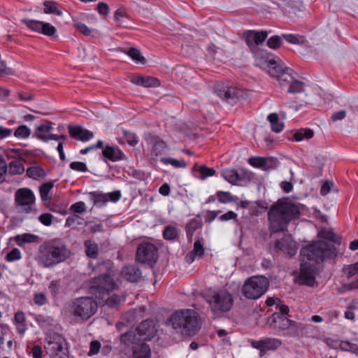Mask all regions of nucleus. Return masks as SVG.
<instances>
[{"instance_id":"1","label":"nucleus","mask_w":358,"mask_h":358,"mask_svg":"<svg viewBox=\"0 0 358 358\" xmlns=\"http://www.w3.org/2000/svg\"><path fill=\"white\" fill-rule=\"evenodd\" d=\"M301 215L297 204L286 199H278L268 211V229L271 233L287 231L288 225Z\"/></svg>"},{"instance_id":"41","label":"nucleus","mask_w":358,"mask_h":358,"mask_svg":"<svg viewBox=\"0 0 358 358\" xmlns=\"http://www.w3.org/2000/svg\"><path fill=\"white\" fill-rule=\"evenodd\" d=\"M53 187L52 182H45L39 187L40 195L42 201H47L50 200L49 193Z\"/></svg>"},{"instance_id":"20","label":"nucleus","mask_w":358,"mask_h":358,"mask_svg":"<svg viewBox=\"0 0 358 358\" xmlns=\"http://www.w3.org/2000/svg\"><path fill=\"white\" fill-rule=\"evenodd\" d=\"M145 141L148 144H151L152 145L151 154L155 157L162 155L166 148L165 142L159 136L152 134H148L145 136Z\"/></svg>"},{"instance_id":"27","label":"nucleus","mask_w":358,"mask_h":358,"mask_svg":"<svg viewBox=\"0 0 358 358\" xmlns=\"http://www.w3.org/2000/svg\"><path fill=\"white\" fill-rule=\"evenodd\" d=\"M43 12L45 14H53L57 16L62 15V6L54 1H45L43 2Z\"/></svg>"},{"instance_id":"24","label":"nucleus","mask_w":358,"mask_h":358,"mask_svg":"<svg viewBox=\"0 0 358 358\" xmlns=\"http://www.w3.org/2000/svg\"><path fill=\"white\" fill-rule=\"evenodd\" d=\"M103 156L111 162H117L125 159L124 154L118 147L105 146L102 150Z\"/></svg>"},{"instance_id":"32","label":"nucleus","mask_w":358,"mask_h":358,"mask_svg":"<svg viewBox=\"0 0 358 358\" xmlns=\"http://www.w3.org/2000/svg\"><path fill=\"white\" fill-rule=\"evenodd\" d=\"M222 176L227 181L234 185L238 184L243 180V177L234 169L224 171Z\"/></svg>"},{"instance_id":"25","label":"nucleus","mask_w":358,"mask_h":358,"mask_svg":"<svg viewBox=\"0 0 358 358\" xmlns=\"http://www.w3.org/2000/svg\"><path fill=\"white\" fill-rule=\"evenodd\" d=\"M296 73L292 69L285 67L284 71L278 75L277 80L282 88L288 87L295 80Z\"/></svg>"},{"instance_id":"42","label":"nucleus","mask_w":358,"mask_h":358,"mask_svg":"<svg viewBox=\"0 0 358 358\" xmlns=\"http://www.w3.org/2000/svg\"><path fill=\"white\" fill-rule=\"evenodd\" d=\"M194 169L201 174L200 178L203 180L207 177L213 176L215 174V170L214 169L209 168L206 166H198L196 164Z\"/></svg>"},{"instance_id":"51","label":"nucleus","mask_w":358,"mask_h":358,"mask_svg":"<svg viewBox=\"0 0 358 358\" xmlns=\"http://www.w3.org/2000/svg\"><path fill=\"white\" fill-rule=\"evenodd\" d=\"M357 308V302L355 300H352L351 303L347 307V310L345 312V317L348 320L354 321L355 319V310Z\"/></svg>"},{"instance_id":"49","label":"nucleus","mask_w":358,"mask_h":358,"mask_svg":"<svg viewBox=\"0 0 358 358\" xmlns=\"http://www.w3.org/2000/svg\"><path fill=\"white\" fill-rule=\"evenodd\" d=\"M31 134V129L26 125L19 126L14 131V136L18 138H27Z\"/></svg>"},{"instance_id":"54","label":"nucleus","mask_w":358,"mask_h":358,"mask_svg":"<svg viewBox=\"0 0 358 358\" xmlns=\"http://www.w3.org/2000/svg\"><path fill=\"white\" fill-rule=\"evenodd\" d=\"M36 321L41 327H48L52 325L53 320L50 317L38 315L36 317Z\"/></svg>"},{"instance_id":"55","label":"nucleus","mask_w":358,"mask_h":358,"mask_svg":"<svg viewBox=\"0 0 358 358\" xmlns=\"http://www.w3.org/2000/svg\"><path fill=\"white\" fill-rule=\"evenodd\" d=\"M249 163L254 167L262 168L265 170V166H266V157H253L249 159Z\"/></svg>"},{"instance_id":"48","label":"nucleus","mask_w":358,"mask_h":358,"mask_svg":"<svg viewBox=\"0 0 358 358\" xmlns=\"http://www.w3.org/2000/svg\"><path fill=\"white\" fill-rule=\"evenodd\" d=\"M90 196L94 203V205H98L99 203L105 204L108 202V198L106 194L92 192L90 193Z\"/></svg>"},{"instance_id":"50","label":"nucleus","mask_w":358,"mask_h":358,"mask_svg":"<svg viewBox=\"0 0 358 358\" xmlns=\"http://www.w3.org/2000/svg\"><path fill=\"white\" fill-rule=\"evenodd\" d=\"M127 54L136 62L141 64L145 63V59L141 55L140 51L136 48H129Z\"/></svg>"},{"instance_id":"12","label":"nucleus","mask_w":358,"mask_h":358,"mask_svg":"<svg viewBox=\"0 0 358 358\" xmlns=\"http://www.w3.org/2000/svg\"><path fill=\"white\" fill-rule=\"evenodd\" d=\"M15 200L17 206L23 208L25 213H29L34 210L31 206L35 202V196L33 192L28 188H21L16 191Z\"/></svg>"},{"instance_id":"17","label":"nucleus","mask_w":358,"mask_h":358,"mask_svg":"<svg viewBox=\"0 0 358 358\" xmlns=\"http://www.w3.org/2000/svg\"><path fill=\"white\" fill-rule=\"evenodd\" d=\"M137 338L143 341H150L157 333L155 323L151 320L143 321L136 328V331Z\"/></svg>"},{"instance_id":"2","label":"nucleus","mask_w":358,"mask_h":358,"mask_svg":"<svg viewBox=\"0 0 358 358\" xmlns=\"http://www.w3.org/2000/svg\"><path fill=\"white\" fill-rule=\"evenodd\" d=\"M71 255L66 245L59 238L44 241L38 247L36 256L38 264L44 268H53L64 262Z\"/></svg>"},{"instance_id":"64","label":"nucleus","mask_w":358,"mask_h":358,"mask_svg":"<svg viewBox=\"0 0 358 358\" xmlns=\"http://www.w3.org/2000/svg\"><path fill=\"white\" fill-rule=\"evenodd\" d=\"M101 348V343L98 341H93L90 343V351L87 355L89 356H93L96 355Z\"/></svg>"},{"instance_id":"7","label":"nucleus","mask_w":358,"mask_h":358,"mask_svg":"<svg viewBox=\"0 0 358 358\" xmlns=\"http://www.w3.org/2000/svg\"><path fill=\"white\" fill-rule=\"evenodd\" d=\"M97 307V303L92 297L82 296L72 301L69 311L76 318L87 320L95 314Z\"/></svg>"},{"instance_id":"45","label":"nucleus","mask_w":358,"mask_h":358,"mask_svg":"<svg viewBox=\"0 0 358 358\" xmlns=\"http://www.w3.org/2000/svg\"><path fill=\"white\" fill-rule=\"evenodd\" d=\"M319 236L324 239L329 240L338 245L341 243V238L334 232L329 230H321L319 232Z\"/></svg>"},{"instance_id":"16","label":"nucleus","mask_w":358,"mask_h":358,"mask_svg":"<svg viewBox=\"0 0 358 358\" xmlns=\"http://www.w3.org/2000/svg\"><path fill=\"white\" fill-rule=\"evenodd\" d=\"M266 31H257L255 30H248L243 32V38L252 52H255L259 45H261L267 38Z\"/></svg>"},{"instance_id":"3","label":"nucleus","mask_w":358,"mask_h":358,"mask_svg":"<svg viewBox=\"0 0 358 358\" xmlns=\"http://www.w3.org/2000/svg\"><path fill=\"white\" fill-rule=\"evenodd\" d=\"M199 314L192 309L176 311L170 317L174 329L181 334L188 336L195 335L201 327Z\"/></svg>"},{"instance_id":"52","label":"nucleus","mask_w":358,"mask_h":358,"mask_svg":"<svg viewBox=\"0 0 358 358\" xmlns=\"http://www.w3.org/2000/svg\"><path fill=\"white\" fill-rule=\"evenodd\" d=\"M127 14L124 10L122 8L117 9L114 13V20L117 22L119 27H127V26L124 24L122 18L126 17Z\"/></svg>"},{"instance_id":"44","label":"nucleus","mask_w":358,"mask_h":358,"mask_svg":"<svg viewBox=\"0 0 358 358\" xmlns=\"http://www.w3.org/2000/svg\"><path fill=\"white\" fill-rule=\"evenodd\" d=\"M304 87L305 84L295 78L292 84L287 87V92L289 94L301 93L304 91Z\"/></svg>"},{"instance_id":"23","label":"nucleus","mask_w":358,"mask_h":358,"mask_svg":"<svg viewBox=\"0 0 358 358\" xmlns=\"http://www.w3.org/2000/svg\"><path fill=\"white\" fill-rule=\"evenodd\" d=\"M122 275L128 281L137 282L142 278V273L139 268L135 265L125 266L122 269Z\"/></svg>"},{"instance_id":"22","label":"nucleus","mask_w":358,"mask_h":358,"mask_svg":"<svg viewBox=\"0 0 358 358\" xmlns=\"http://www.w3.org/2000/svg\"><path fill=\"white\" fill-rule=\"evenodd\" d=\"M131 82L136 85L144 87H156L160 85V82L157 78L141 75L133 76Z\"/></svg>"},{"instance_id":"6","label":"nucleus","mask_w":358,"mask_h":358,"mask_svg":"<svg viewBox=\"0 0 358 358\" xmlns=\"http://www.w3.org/2000/svg\"><path fill=\"white\" fill-rule=\"evenodd\" d=\"M44 348L50 358H68V347L65 338L59 334L49 331L45 338Z\"/></svg>"},{"instance_id":"40","label":"nucleus","mask_w":358,"mask_h":358,"mask_svg":"<svg viewBox=\"0 0 358 358\" xmlns=\"http://www.w3.org/2000/svg\"><path fill=\"white\" fill-rule=\"evenodd\" d=\"M314 136V132L310 129H301L293 135V139L296 141H301L303 139H310Z\"/></svg>"},{"instance_id":"57","label":"nucleus","mask_w":358,"mask_h":358,"mask_svg":"<svg viewBox=\"0 0 358 358\" xmlns=\"http://www.w3.org/2000/svg\"><path fill=\"white\" fill-rule=\"evenodd\" d=\"M73 25L80 33L86 36H90L92 33V29L81 22L73 20Z\"/></svg>"},{"instance_id":"53","label":"nucleus","mask_w":358,"mask_h":358,"mask_svg":"<svg viewBox=\"0 0 358 358\" xmlns=\"http://www.w3.org/2000/svg\"><path fill=\"white\" fill-rule=\"evenodd\" d=\"M161 161L165 164H171L176 168H184L187 164L184 160H178L173 158H162Z\"/></svg>"},{"instance_id":"4","label":"nucleus","mask_w":358,"mask_h":358,"mask_svg":"<svg viewBox=\"0 0 358 358\" xmlns=\"http://www.w3.org/2000/svg\"><path fill=\"white\" fill-rule=\"evenodd\" d=\"M102 266L106 267L107 273L94 278L90 282V289L96 297L104 300L111 292L118 289V285L111 275L110 261L103 262L93 271H102Z\"/></svg>"},{"instance_id":"43","label":"nucleus","mask_w":358,"mask_h":358,"mask_svg":"<svg viewBox=\"0 0 358 358\" xmlns=\"http://www.w3.org/2000/svg\"><path fill=\"white\" fill-rule=\"evenodd\" d=\"M124 300L120 294H113L111 296L110 294L104 299L106 304L110 308H117L120 304L121 301Z\"/></svg>"},{"instance_id":"36","label":"nucleus","mask_w":358,"mask_h":358,"mask_svg":"<svg viewBox=\"0 0 358 358\" xmlns=\"http://www.w3.org/2000/svg\"><path fill=\"white\" fill-rule=\"evenodd\" d=\"M27 175L28 177L36 180L41 178H44L46 173L42 167L39 166H34L29 167L27 169Z\"/></svg>"},{"instance_id":"29","label":"nucleus","mask_w":358,"mask_h":358,"mask_svg":"<svg viewBox=\"0 0 358 358\" xmlns=\"http://www.w3.org/2000/svg\"><path fill=\"white\" fill-rule=\"evenodd\" d=\"M300 283L308 286H313L315 282V278L311 271L307 268H301L299 276Z\"/></svg>"},{"instance_id":"33","label":"nucleus","mask_w":358,"mask_h":358,"mask_svg":"<svg viewBox=\"0 0 358 358\" xmlns=\"http://www.w3.org/2000/svg\"><path fill=\"white\" fill-rule=\"evenodd\" d=\"M84 245L86 255L90 258L96 259L99 252L98 244L90 240H87L85 241Z\"/></svg>"},{"instance_id":"37","label":"nucleus","mask_w":358,"mask_h":358,"mask_svg":"<svg viewBox=\"0 0 358 358\" xmlns=\"http://www.w3.org/2000/svg\"><path fill=\"white\" fill-rule=\"evenodd\" d=\"M38 237L36 235L31 234H24L22 235H17L15 237V242L19 246H22L24 243H35L38 241Z\"/></svg>"},{"instance_id":"38","label":"nucleus","mask_w":358,"mask_h":358,"mask_svg":"<svg viewBox=\"0 0 358 358\" xmlns=\"http://www.w3.org/2000/svg\"><path fill=\"white\" fill-rule=\"evenodd\" d=\"M179 230L173 225L166 226L163 231V237L168 241H173L178 238Z\"/></svg>"},{"instance_id":"14","label":"nucleus","mask_w":358,"mask_h":358,"mask_svg":"<svg viewBox=\"0 0 358 358\" xmlns=\"http://www.w3.org/2000/svg\"><path fill=\"white\" fill-rule=\"evenodd\" d=\"M21 22L29 29L45 36H53L57 32L56 28L48 22L30 19H22Z\"/></svg>"},{"instance_id":"34","label":"nucleus","mask_w":358,"mask_h":358,"mask_svg":"<svg viewBox=\"0 0 358 358\" xmlns=\"http://www.w3.org/2000/svg\"><path fill=\"white\" fill-rule=\"evenodd\" d=\"M268 73L272 77L277 78L282 71H284L285 67L277 63L275 59H270L267 62Z\"/></svg>"},{"instance_id":"61","label":"nucleus","mask_w":358,"mask_h":358,"mask_svg":"<svg viewBox=\"0 0 358 358\" xmlns=\"http://www.w3.org/2000/svg\"><path fill=\"white\" fill-rule=\"evenodd\" d=\"M217 197L220 203H226L233 200V196L228 192L219 191L217 192Z\"/></svg>"},{"instance_id":"46","label":"nucleus","mask_w":358,"mask_h":358,"mask_svg":"<svg viewBox=\"0 0 358 358\" xmlns=\"http://www.w3.org/2000/svg\"><path fill=\"white\" fill-rule=\"evenodd\" d=\"M282 36L292 44L301 45L306 43V38L302 35L282 34Z\"/></svg>"},{"instance_id":"5","label":"nucleus","mask_w":358,"mask_h":358,"mask_svg":"<svg viewBox=\"0 0 358 358\" xmlns=\"http://www.w3.org/2000/svg\"><path fill=\"white\" fill-rule=\"evenodd\" d=\"M300 254L307 260L320 263L325 259H335L337 257V249L331 243L324 241H317L303 247L301 250Z\"/></svg>"},{"instance_id":"59","label":"nucleus","mask_w":358,"mask_h":358,"mask_svg":"<svg viewBox=\"0 0 358 358\" xmlns=\"http://www.w3.org/2000/svg\"><path fill=\"white\" fill-rule=\"evenodd\" d=\"M341 345L343 350L358 354V341H356L355 343L343 341L341 343Z\"/></svg>"},{"instance_id":"62","label":"nucleus","mask_w":358,"mask_h":358,"mask_svg":"<svg viewBox=\"0 0 358 358\" xmlns=\"http://www.w3.org/2000/svg\"><path fill=\"white\" fill-rule=\"evenodd\" d=\"M33 301L38 306H43L48 303L46 296L43 293H36L34 295Z\"/></svg>"},{"instance_id":"18","label":"nucleus","mask_w":358,"mask_h":358,"mask_svg":"<svg viewBox=\"0 0 358 358\" xmlns=\"http://www.w3.org/2000/svg\"><path fill=\"white\" fill-rule=\"evenodd\" d=\"M281 345V341L276 338H266L261 341H253L251 345L259 350L260 356H264L268 350L277 349Z\"/></svg>"},{"instance_id":"35","label":"nucleus","mask_w":358,"mask_h":358,"mask_svg":"<svg viewBox=\"0 0 358 358\" xmlns=\"http://www.w3.org/2000/svg\"><path fill=\"white\" fill-rule=\"evenodd\" d=\"M87 222H85L84 218L78 215H71L66 219L65 227L76 228L80 225H87Z\"/></svg>"},{"instance_id":"56","label":"nucleus","mask_w":358,"mask_h":358,"mask_svg":"<svg viewBox=\"0 0 358 358\" xmlns=\"http://www.w3.org/2000/svg\"><path fill=\"white\" fill-rule=\"evenodd\" d=\"M266 43L268 48L272 49H278L282 45V41L280 36H273L268 39Z\"/></svg>"},{"instance_id":"19","label":"nucleus","mask_w":358,"mask_h":358,"mask_svg":"<svg viewBox=\"0 0 358 358\" xmlns=\"http://www.w3.org/2000/svg\"><path fill=\"white\" fill-rule=\"evenodd\" d=\"M215 90L216 94L222 99L230 102L239 96L238 90L232 86L224 85L218 83L215 85Z\"/></svg>"},{"instance_id":"15","label":"nucleus","mask_w":358,"mask_h":358,"mask_svg":"<svg viewBox=\"0 0 358 358\" xmlns=\"http://www.w3.org/2000/svg\"><path fill=\"white\" fill-rule=\"evenodd\" d=\"M273 248L276 252L281 251L289 257L294 256L298 250L297 243L289 234H284L280 239L276 240Z\"/></svg>"},{"instance_id":"60","label":"nucleus","mask_w":358,"mask_h":358,"mask_svg":"<svg viewBox=\"0 0 358 358\" xmlns=\"http://www.w3.org/2000/svg\"><path fill=\"white\" fill-rule=\"evenodd\" d=\"M6 260L11 262L21 259V252L18 248H13L6 256Z\"/></svg>"},{"instance_id":"31","label":"nucleus","mask_w":358,"mask_h":358,"mask_svg":"<svg viewBox=\"0 0 358 358\" xmlns=\"http://www.w3.org/2000/svg\"><path fill=\"white\" fill-rule=\"evenodd\" d=\"M8 171L10 175H21L24 172V166L21 159L11 161L8 165Z\"/></svg>"},{"instance_id":"39","label":"nucleus","mask_w":358,"mask_h":358,"mask_svg":"<svg viewBox=\"0 0 358 358\" xmlns=\"http://www.w3.org/2000/svg\"><path fill=\"white\" fill-rule=\"evenodd\" d=\"M201 241L202 238H199L196 241L194 242V248L189 253V256L191 257V262L194 260V257L196 256L199 257H203L205 250Z\"/></svg>"},{"instance_id":"8","label":"nucleus","mask_w":358,"mask_h":358,"mask_svg":"<svg viewBox=\"0 0 358 358\" xmlns=\"http://www.w3.org/2000/svg\"><path fill=\"white\" fill-rule=\"evenodd\" d=\"M268 286L269 282L266 277L252 276L245 281L241 291L245 298L255 300L267 291Z\"/></svg>"},{"instance_id":"63","label":"nucleus","mask_w":358,"mask_h":358,"mask_svg":"<svg viewBox=\"0 0 358 358\" xmlns=\"http://www.w3.org/2000/svg\"><path fill=\"white\" fill-rule=\"evenodd\" d=\"M70 210L76 213H83L86 210L85 204L83 201L76 202L71 206Z\"/></svg>"},{"instance_id":"10","label":"nucleus","mask_w":358,"mask_h":358,"mask_svg":"<svg viewBox=\"0 0 358 358\" xmlns=\"http://www.w3.org/2000/svg\"><path fill=\"white\" fill-rule=\"evenodd\" d=\"M120 341L125 345V348L131 345L132 358H150L151 350L148 345L145 343H138L140 338L133 331H128L120 336Z\"/></svg>"},{"instance_id":"28","label":"nucleus","mask_w":358,"mask_h":358,"mask_svg":"<svg viewBox=\"0 0 358 358\" xmlns=\"http://www.w3.org/2000/svg\"><path fill=\"white\" fill-rule=\"evenodd\" d=\"M202 222L199 217H194L186 224V233L189 241H192L194 233L198 229L201 228Z\"/></svg>"},{"instance_id":"26","label":"nucleus","mask_w":358,"mask_h":358,"mask_svg":"<svg viewBox=\"0 0 358 358\" xmlns=\"http://www.w3.org/2000/svg\"><path fill=\"white\" fill-rule=\"evenodd\" d=\"M268 203L264 200H258L251 203L250 206V214L252 216H257L264 213L268 209Z\"/></svg>"},{"instance_id":"47","label":"nucleus","mask_w":358,"mask_h":358,"mask_svg":"<svg viewBox=\"0 0 358 358\" xmlns=\"http://www.w3.org/2000/svg\"><path fill=\"white\" fill-rule=\"evenodd\" d=\"M343 273L348 279L358 275V262L344 266Z\"/></svg>"},{"instance_id":"21","label":"nucleus","mask_w":358,"mask_h":358,"mask_svg":"<svg viewBox=\"0 0 358 358\" xmlns=\"http://www.w3.org/2000/svg\"><path fill=\"white\" fill-rule=\"evenodd\" d=\"M69 133L71 138L81 141H87L93 137V133L89 130L83 129L80 126H69Z\"/></svg>"},{"instance_id":"58","label":"nucleus","mask_w":358,"mask_h":358,"mask_svg":"<svg viewBox=\"0 0 358 358\" xmlns=\"http://www.w3.org/2000/svg\"><path fill=\"white\" fill-rule=\"evenodd\" d=\"M124 137L126 139L127 143L131 146H135L138 143L137 136L133 132L124 131Z\"/></svg>"},{"instance_id":"9","label":"nucleus","mask_w":358,"mask_h":358,"mask_svg":"<svg viewBox=\"0 0 358 358\" xmlns=\"http://www.w3.org/2000/svg\"><path fill=\"white\" fill-rule=\"evenodd\" d=\"M207 302L213 313L219 314L229 311L234 304V298L227 289H221L212 292L208 296Z\"/></svg>"},{"instance_id":"11","label":"nucleus","mask_w":358,"mask_h":358,"mask_svg":"<svg viewBox=\"0 0 358 358\" xmlns=\"http://www.w3.org/2000/svg\"><path fill=\"white\" fill-rule=\"evenodd\" d=\"M158 258V249L152 243H143L137 247L136 259L141 264L152 266Z\"/></svg>"},{"instance_id":"13","label":"nucleus","mask_w":358,"mask_h":358,"mask_svg":"<svg viewBox=\"0 0 358 358\" xmlns=\"http://www.w3.org/2000/svg\"><path fill=\"white\" fill-rule=\"evenodd\" d=\"M268 322L271 326L273 327V328L282 330H286L290 327L303 329V324L301 323H296L289 320L282 313H273L271 317H269Z\"/></svg>"},{"instance_id":"30","label":"nucleus","mask_w":358,"mask_h":358,"mask_svg":"<svg viewBox=\"0 0 358 358\" xmlns=\"http://www.w3.org/2000/svg\"><path fill=\"white\" fill-rule=\"evenodd\" d=\"M267 120L269 122L271 130L275 133H280L284 129V123L280 122L277 113H271L268 115Z\"/></svg>"}]
</instances>
